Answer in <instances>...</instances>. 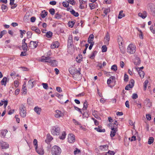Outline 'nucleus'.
Returning a JSON list of instances; mask_svg holds the SVG:
<instances>
[{"label":"nucleus","instance_id":"f257e3e1","mask_svg":"<svg viewBox=\"0 0 155 155\" xmlns=\"http://www.w3.org/2000/svg\"><path fill=\"white\" fill-rule=\"evenodd\" d=\"M108 120L110 122H111V123L108 124V125L109 127H111V129L112 130L110 132V136L111 137H113L115 136L116 133V128H114V124H116V120H115L113 123H112V122L113 121V120L111 117H108Z\"/></svg>","mask_w":155,"mask_h":155},{"label":"nucleus","instance_id":"f03ea898","mask_svg":"<svg viewBox=\"0 0 155 155\" xmlns=\"http://www.w3.org/2000/svg\"><path fill=\"white\" fill-rule=\"evenodd\" d=\"M123 39L122 37L120 36H118L117 41L118 43L119 49L121 52L124 54L125 52V50L123 45Z\"/></svg>","mask_w":155,"mask_h":155},{"label":"nucleus","instance_id":"7ed1b4c3","mask_svg":"<svg viewBox=\"0 0 155 155\" xmlns=\"http://www.w3.org/2000/svg\"><path fill=\"white\" fill-rule=\"evenodd\" d=\"M61 152V149L57 146H54L52 148L51 153L53 155H60Z\"/></svg>","mask_w":155,"mask_h":155},{"label":"nucleus","instance_id":"20e7f679","mask_svg":"<svg viewBox=\"0 0 155 155\" xmlns=\"http://www.w3.org/2000/svg\"><path fill=\"white\" fill-rule=\"evenodd\" d=\"M115 79L116 78L115 76H111L107 80V83L109 87L112 88L115 85L116 83Z\"/></svg>","mask_w":155,"mask_h":155},{"label":"nucleus","instance_id":"39448f33","mask_svg":"<svg viewBox=\"0 0 155 155\" xmlns=\"http://www.w3.org/2000/svg\"><path fill=\"white\" fill-rule=\"evenodd\" d=\"M60 128L58 126L56 125L52 127L51 131L54 135H58L60 132Z\"/></svg>","mask_w":155,"mask_h":155},{"label":"nucleus","instance_id":"423d86ee","mask_svg":"<svg viewBox=\"0 0 155 155\" xmlns=\"http://www.w3.org/2000/svg\"><path fill=\"white\" fill-rule=\"evenodd\" d=\"M136 51V47L132 44H130L127 49V52L130 54H133Z\"/></svg>","mask_w":155,"mask_h":155},{"label":"nucleus","instance_id":"0eeeda50","mask_svg":"<svg viewBox=\"0 0 155 155\" xmlns=\"http://www.w3.org/2000/svg\"><path fill=\"white\" fill-rule=\"evenodd\" d=\"M25 107L23 104H21L19 108L20 114L21 117H24L26 116V112L25 111Z\"/></svg>","mask_w":155,"mask_h":155},{"label":"nucleus","instance_id":"6e6552de","mask_svg":"<svg viewBox=\"0 0 155 155\" xmlns=\"http://www.w3.org/2000/svg\"><path fill=\"white\" fill-rule=\"evenodd\" d=\"M129 83L130 84H127L125 87V89L126 90H129L130 88H132L134 85V81L133 79H131Z\"/></svg>","mask_w":155,"mask_h":155},{"label":"nucleus","instance_id":"1a4fd4ad","mask_svg":"<svg viewBox=\"0 0 155 155\" xmlns=\"http://www.w3.org/2000/svg\"><path fill=\"white\" fill-rule=\"evenodd\" d=\"M38 45V42L37 41H31L28 45V46L30 48L34 49L36 48Z\"/></svg>","mask_w":155,"mask_h":155},{"label":"nucleus","instance_id":"9d476101","mask_svg":"<svg viewBox=\"0 0 155 155\" xmlns=\"http://www.w3.org/2000/svg\"><path fill=\"white\" fill-rule=\"evenodd\" d=\"M75 140V136L72 134H70L68 135V141L71 143H74Z\"/></svg>","mask_w":155,"mask_h":155},{"label":"nucleus","instance_id":"9b49d317","mask_svg":"<svg viewBox=\"0 0 155 155\" xmlns=\"http://www.w3.org/2000/svg\"><path fill=\"white\" fill-rule=\"evenodd\" d=\"M109 34L108 31L106 33V35L104 38V44L106 45H108L110 40Z\"/></svg>","mask_w":155,"mask_h":155},{"label":"nucleus","instance_id":"f8f14e48","mask_svg":"<svg viewBox=\"0 0 155 155\" xmlns=\"http://www.w3.org/2000/svg\"><path fill=\"white\" fill-rule=\"evenodd\" d=\"M81 69L79 68V70H78L76 68H70L69 70V71L70 73L73 75V76L76 73H77L78 71H80Z\"/></svg>","mask_w":155,"mask_h":155},{"label":"nucleus","instance_id":"ddd939ff","mask_svg":"<svg viewBox=\"0 0 155 155\" xmlns=\"http://www.w3.org/2000/svg\"><path fill=\"white\" fill-rule=\"evenodd\" d=\"M73 44L72 41V35H70L68 38V48H70L72 46Z\"/></svg>","mask_w":155,"mask_h":155},{"label":"nucleus","instance_id":"4468645a","mask_svg":"<svg viewBox=\"0 0 155 155\" xmlns=\"http://www.w3.org/2000/svg\"><path fill=\"white\" fill-rule=\"evenodd\" d=\"M55 112L56 113L55 114V117L56 118H59L64 115V114L59 110H56Z\"/></svg>","mask_w":155,"mask_h":155},{"label":"nucleus","instance_id":"2eb2a0df","mask_svg":"<svg viewBox=\"0 0 155 155\" xmlns=\"http://www.w3.org/2000/svg\"><path fill=\"white\" fill-rule=\"evenodd\" d=\"M0 147L3 149H6L8 148L9 145L6 142L1 141L0 142Z\"/></svg>","mask_w":155,"mask_h":155},{"label":"nucleus","instance_id":"dca6fc26","mask_svg":"<svg viewBox=\"0 0 155 155\" xmlns=\"http://www.w3.org/2000/svg\"><path fill=\"white\" fill-rule=\"evenodd\" d=\"M81 77V75L80 73V71H78V72L74 75L73 77L75 80H78L80 79Z\"/></svg>","mask_w":155,"mask_h":155},{"label":"nucleus","instance_id":"f3484780","mask_svg":"<svg viewBox=\"0 0 155 155\" xmlns=\"http://www.w3.org/2000/svg\"><path fill=\"white\" fill-rule=\"evenodd\" d=\"M35 149L37 153L39 154L42 155L44 153V152L43 149L41 147L38 149V147H35Z\"/></svg>","mask_w":155,"mask_h":155},{"label":"nucleus","instance_id":"a211bd4d","mask_svg":"<svg viewBox=\"0 0 155 155\" xmlns=\"http://www.w3.org/2000/svg\"><path fill=\"white\" fill-rule=\"evenodd\" d=\"M138 15L139 16L141 17L142 18L144 19L147 16V13L146 11H144L142 13H139Z\"/></svg>","mask_w":155,"mask_h":155},{"label":"nucleus","instance_id":"6ab92c4d","mask_svg":"<svg viewBox=\"0 0 155 155\" xmlns=\"http://www.w3.org/2000/svg\"><path fill=\"white\" fill-rule=\"evenodd\" d=\"M108 146L107 145L100 146L99 147L100 150L103 151L107 150L108 149Z\"/></svg>","mask_w":155,"mask_h":155},{"label":"nucleus","instance_id":"aec40b11","mask_svg":"<svg viewBox=\"0 0 155 155\" xmlns=\"http://www.w3.org/2000/svg\"><path fill=\"white\" fill-rule=\"evenodd\" d=\"M41 110V108L39 107L38 106L35 107L34 108V111L38 115L40 114Z\"/></svg>","mask_w":155,"mask_h":155},{"label":"nucleus","instance_id":"412c9836","mask_svg":"<svg viewBox=\"0 0 155 155\" xmlns=\"http://www.w3.org/2000/svg\"><path fill=\"white\" fill-rule=\"evenodd\" d=\"M141 61L138 57H136L134 60V63L136 65H139L140 64Z\"/></svg>","mask_w":155,"mask_h":155},{"label":"nucleus","instance_id":"4be33fe9","mask_svg":"<svg viewBox=\"0 0 155 155\" xmlns=\"http://www.w3.org/2000/svg\"><path fill=\"white\" fill-rule=\"evenodd\" d=\"M137 71L140 76L141 78H143L144 77L145 73L144 72L140 69L137 70Z\"/></svg>","mask_w":155,"mask_h":155},{"label":"nucleus","instance_id":"5701e85b","mask_svg":"<svg viewBox=\"0 0 155 155\" xmlns=\"http://www.w3.org/2000/svg\"><path fill=\"white\" fill-rule=\"evenodd\" d=\"M59 46L58 42H56L51 45V48L52 49H54L55 48H58Z\"/></svg>","mask_w":155,"mask_h":155},{"label":"nucleus","instance_id":"b1692460","mask_svg":"<svg viewBox=\"0 0 155 155\" xmlns=\"http://www.w3.org/2000/svg\"><path fill=\"white\" fill-rule=\"evenodd\" d=\"M47 139L45 141L46 143L50 142L52 139V137L49 134H48L47 135Z\"/></svg>","mask_w":155,"mask_h":155},{"label":"nucleus","instance_id":"393cba45","mask_svg":"<svg viewBox=\"0 0 155 155\" xmlns=\"http://www.w3.org/2000/svg\"><path fill=\"white\" fill-rule=\"evenodd\" d=\"M71 14L73 15L74 16L77 17L79 15V13L77 12H76L74 9H71V10L70 11Z\"/></svg>","mask_w":155,"mask_h":155},{"label":"nucleus","instance_id":"a878e982","mask_svg":"<svg viewBox=\"0 0 155 155\" xmlns=\"http://www.w3.org/2000/svg\"><path fill=\"white\" fill-rule=\"evenodd\" d=\"M125 16V14L123 13V11L121 10L119 12V14L118 16V19H121L123 17Z\"/></svg>","mask_w":155,"mask_h":155},{"label":"nucleus","instance_id":"bb28decb","mask_svg":"<svg viewBox=\"0 0 155 155\" xmlns=\"http://www.w3.org/2000/svg\"><path fill=\"white\" fill-rule=\"evenodd\" d=\"M50 63L51 65L52 66L56 67L57 66V62L55 60H51Z\"/></svg>","mask_w":155,"mask_h":155},{"label":"nucleus","instance_id":"cd10ccee","mask_svg":"<svg viewBox=\"0 0 155 155\" xmlns=\"http://www.w3.org/2000/svg\"><path fill=\"white\" fill-rule=\"evenodd\" d=\"M48 13L47 12H46L45 10L42 11L40 15L41 17L43 18H45V16L47 15Z\"/></svg>","mask_w":155,"mask_h":155},{"label":"nucleus","instance_id":"c85d7f7f","mask_svg":"<svg viewBox=\"0 0 155 155\" xmlns=\"http://www.w3.org/2000/svg\"><path fill=\"white\" fill-rule=\"evenodd\" d=\"M62 15H60L58 12H57L55 14L54 18L57 19H59L62 18Z\"/></svg>","mask_w":155,"mask_h":155},{"label":"nucleus","instance_id":"c756f323","mask_svg":"<svg viewBox=\"0 0 155 155\" xmlns=\"http://www.w3.org/2000/svg\"><path fill=\"white\" fill-rule=\"evenodd\" d=\"M8 132V131L7 130L5 129L2 130L1 131V134L2 136L4 137Z\"/></svg>","mask_w":155,"mask_h":155},{"label":"nucleus","instance_id":"7c9ffc66","mask_svg":"<svg viewBox=\"0 0 155 155\" xmlns=\"http://www.w3.org/2000/svg\"><path fill=\"white\" fill-rule=\"evenodd\" d=\"M7 82V78L6 77H4L1 81V83L2 85H6Z\"/></svg>","mask_w":155,"mask_h":155},{"label":"nucleus","instance_id":"2f4dec72","mask_svg":"<svg viewBox=\"0 0 155 155\" xmlns=\"http://www.w3.org/2000/svg\"><path fill=\"white\" fill-rule=\"evenodd\" d=\"M1 8L3 12H6L8 9V7L6 5L3 4L2 5Z\"/></svg>","mask_w":155,"mask_h":155},{"label":"nucleus","instance_id":"473e14b6","mask_svg":"<svg viewBox=\"0 0 155 155\" xmlns=\"http://www.w3.org/2000/svg\"><path fill=\"white\" fill-rule=\"evenodd\" d=\"M89 6L90 7V9L92 10L96 7L97 5L93 3H89Z\"/></svg>","mask_w":155,"mask_h":155},{"label":"nucleus","instance_id":"72a5a7b5","mask_svg":"<svg viewBox=\"0 0 155 155\" xmlns=\"http://www.w3.org/2000/svg\"><path fill=\"white\" fill-rule=\"evenodd\" d=\"M31 80H30L28 81V88H31L34 86V84H33L31 82Z\"/></svg>","mask_w":155,"mask_h":155},{"label":"nucleus","instance_id":"f704fd0d","mask_svg":"<svg viewBox=\"0 0 155 155\" xmlns=\"http://www.w3.org/2000/svg\"><path fill=\"white\" fill-rule=\"evenodd\" d=\"M66 134L65 131H63L62 132L61 136L59 137L60 139L61 140H64L65 138Z\"/></svg>","mask_w":155,"mask_h":155},{"label":"nucleus","instance_id":"c9c22d12","mask_svg":"<svg viewBox=\"0 0 155 155\" xmlns=\"http://www.w3.org/2000/svg\"><path fill=\"white\" fill-rule=\"evenodd\" d=\"M97 53V52L96 51H94L92 53V54L91 55L90 58L92 59H93Z\"/></svg>","mask_w":155,"mask_h":155},{"label":"nucleus","instance_id":"e433bc0d","mask_svg":"<svg viewBox=\"0 0 155 155\" xmlns=\"http://www.w3.org/2000/svg\"><path fill=\"white\" fill-rule=\"evenodd\" d=\"M22 45V48L24 51H27L28 48V46L27 44Z\"/></svg>","mask_w":155,"mask_h":155},{"label":"nucleus","instance_id":"4c0bfd02","mask_svg":"<svg viewBox=\"0 0 155 155\" xmlns=\"http://www.w3.org/2000/svg\"><path fill=\"white\" fill-rule=\"evenodd\" d=\"M87 102L86 101H85L84 103V106L83 108V110H87Z\"/></svg>","mask_w":155,"mask_h":155},{"label":"nucleus","instance_id":"58836bf2","mask_svg":"<svg viewBox=\"0 0 155 155\" xmlns=\"http://www.w3.org/2000/svg\"><path fill=\"white\" fill-rule=\"evenodd\" d=\"M154 138L153 137H150L149 138L148 143L149 144H151L153 142Z\"/></svg>","mask_w":155,"mask_h":155},{"label":"nucleus","instance_id":"ea45409f","mask_svg":"<svg viewBox=\"0 0 155 155\" xmlns=\"http://www.w3.org/2000/svg\"><path fill=\"white\" fill-rule=\"evenodd\" d=\"M148 83V81L147 80H146L144 83H143V86H144V90H146L147 88V84Z\"/></svg>","mask_w":155,"mask_h":155},{"label":"nucleus","instance_id":"a19ab883","mask_svg":"<svg viewBox=\"0 0 155 155\" xmlns=\"http://www.w3.org/2000/svg\"><path fill=\"white\" fill-rule=\"evenodd\" d=\"M74 24V21H69L68 23L69 27L72 28L73 27Z\"/></svg>","mask_w":155,"mask_h":155},{"label":"nucleus","instance_id":"79ce46f5","mask_svg":"<svg viewBox=\"0 0 155 155\" xmlns=\"http://www.w3.org/2000/svg\"><path fill=\"white\" fill-rule=\"evenodd\" d=\"M52 35V33L51 31H49L47 32L46 34V36L48 38H49L51 37Z\"/></svg>","mask_w":155,"mask_h":155},{"label":"nucleus","instance_id":"37998d69","mask_svg":"<svg viewBox=\"0 0 155 155\" xmlns=\"http://www.w3.org/2000/svg\"><path fill=\"white\" fill-rule=\"evenodd\" d=\"M153 5L152 3H149L147 5V8H149L151 11H152L153 9Z\"/></svg>","mask_w":155,"mask_h":155},{"label":"nucleus","instance_id":"c03bdc74","mask_svg":"<svg viewBox=\"0 0 155 155\" xmlns=\"http://www.w3.org/2000/svg\"><path fill=\"white\" fill-rule=\"evenodd\" d=\"M25 84H23V87L21 91H22L23 93L25 94L27 93V89L25 88Z\"/></svg>","mask_w":155,"mask_h":155},{"label":"nucleus","instance_id":"a18cd8bd","mask_svg":"<svg viewBox=\"0 0 155 155\" xmlns=\"http://www.w3.org/2000/svg\"><path fill=\"white\" fill-rule=\"evenodd\" d=\"M110 8H105L104 11V13L107 15V13L110 12Z\"/></svg>","mask_w":155,"mask_h":155},{"label":"nucleus","instance_id":"49530a36","mask_svg":"<svg viewBox=\"0 0 155 155\" xmlns=\"http://www.w3.org/2000/svg\"><path fill=\"white\" fill-rule=\"evenodd\" d=\"M128 76L126 74H125L124 76V81L125 82H127L128 81Z\"/></svg>","mask_w":155,"mask_h":155},{"label":"nucleus","instance_id":"de8ad7c7","mask_svg":"<svg viewBox=\"0 0 155 155\" xmlns=\"http://www.w3.org/2000/svg\"><path fill=\"white\" fill-rule=\"evenodd\" d=\"M19 31L20 33V37L21 38H22L23 37V34H25L26 32V31L25 30H20Z\"/></svg>","mask_w":155,"mask_h":155},{"label":"nucleus","instance_id":"09e8293b","mask_svg":"<svg viewBox=\"0 0 155 155\" xmlns=\"http://www.w3.org/2000/svg\"><path fill=\"white\" fill-rule=\"evenodd\" d=\"M7 33V31L6 30H3L0 32V38H1L2 36L5 35V34H6Z\"/></svg>","mask_w":155,"mask_h":155},{"label":"nucleus","instance_id":"8fccbe9b","mask_svg":"<svg viewBox=\"0 0 155 155\" xmlns=\"http://www.w3.org/2000/svg\"><path fill=\"white\" fill-rule=\"evenodd\" d=\"M32 33L31 31H28L27 32V37L28 38H30L31 37Z\"/></svg>","mask_w":155,"mask_h":155},{"label":"nucleus","instance_id":"3c124183","mask_svg":"<svg viewBox=\"0 0 155 155\" xmlns=\"http://www.w3.org/2000/svg\"><path fill=\"white\" fill-rule=\"evenodd\" d=\"M115 153L113 151L109 150L108 152L106 153L105 154H107V155H108H108H114Z\"/></svg>","mask_w":155,"mask_h":155},{"label":"nucleus","instance_id":"603ef678","mask_svg":"<svg viewBox=\"0 0 155 155\" xmlns=\"http://www.w3.org/2000/svg\"><path fill=\"white\" fill-rule=\"evenodd\" d=\"M50 13L52 15H53L55 14V10L54 8L50 9L49 10Z\"/></svg>","mask_w":155,"mask_h":155},{"label":"nucleus","instance_id":"864d4df0","mask_svg":"<svg viewBox=\"0 0 155 155\" xmlns=\"http://www.w3.org/2000/svg\"><path fill=\"white\" fill-rule=\"evenodd\" d=\"M107 48L106 45H103L102 47V50L103 52H105L107 51Z\"/></svg>","mask_w":155,"mask_h":155},{"label":"nucleus","instance_id":"5fc2aeb1","mask_svg":"<svg viewBox=\"0 0 155 155\" xmlns=\"http://www.w3.org/2000/svg\"><path fill=\"white\" fill-rule=\"evenodd\" d=\"M129 140L131 141H132L133 140H136V137L134 136H133L131 137H129Z\"/></svg>","mask_w":155,"mask_h":155},{"label":"nucleus","instance_id":"6e6d98bb","mask_svg":"<svg viewBox=\"0 0 155 155\" xmlns=\"http://www.w3.org/2000/svg\"><path fill=\"white\" fill-rule=\"evenodd\" d=\"M42 85L43 86V87L44 89H48V86L47 83H42Z\"/></svg>","mask_w":155,"mask_h":155},{"label":"nucleus","instance_id":"4d7b16f0","mask_svg":"<svg viewBox=\"0 0 155 155\" xmlns=\"http://www.w3.org/2000/svg\"><path fill=\"white\" fill-rule=\"evenodd\" d=\"M73 123L74 124L76 125H81V124L78 121H77L75 119H73Z\"/></svg>","mask_w":155,"mask_h":155},{"label":"nucleus","instance_id":"13d9d810","mask_svg":"<svg viewBox=\"0 0 155 155\" xmlns=\"http://www.w3.org/2000/svg\"><path fill=\"white\" fill-rule=\"evenodd\" d=\"M82 114L83 118H87L89 116L88 113L86 112H84Z\"/></svg>","mask_w":155,"mask_h":155},{"label":"nucleus","instance_id":"bf43d9fd","mask_svg":"<svg viewBox=\"0 0 155 155\" xmlns=\"http://www.w3.org/2000/svg\"><path fill=\"white\" fill-rule=\"evenodd\" d=\"M2 102H3L4 104V108H5L6 107V106H7V104H8V101L7 100H5V101H2Z\"/></svg>","mask_w":155,"mask_h":155},{"label":"nucleus","instance_id":"052dcab7","mask_svg":"<svg viewBox=\"0 0 155 155\" xmlns=\"http://www.w3.org/2000/svg\"><path fill=\"white\" fill-rule=\"evenodd\" d=\"M68 2L69 3L72 5H74L75 4V2L74 0H68Z\"/></svg>","mask_w":155,"mask_h":155},{"label":"nucleus","instance_id":"680f3d73","mask_svg":"<svg viewBox=\"0 0 155 155\" xmlns=\"http://www.w3.org/2000/svg\"><path fill=\"white\" fill-rule=\"evenodd\" d=\"M81 151L80 150H79L78 149L76 148V150L74 151V154L75 155H76L79 153Z\"/></svg>","mask_w":155,"mask_h":155},{"label":"nucleus","instance_id":"e2e57ef3","mask_svg":"<svg viewBox=\"0 0 155 155\" xmlns=\"http://www.w3.org/2000/svg\"><path fill=\"white\" fill-rule=\"evenodd\" d=\"M111 70H113L114 71H116V65L114 64L111 66Z\"/></svg>","mask_w":155,"mask_h":155},{"label":"nucleus","instance_id":"0e129e2a","mask_svg":"<svg viewBox=\"0 0 155 155\" xmlns=\"http://www.w3.org/2000/svg\"><path fill=\"white\" fill-rule=\"evenodd\" d=\"M138 98L137 94L136 93H134L133 94L132 98L134 99H136Z\"/></svg>","mask_w":155,"mask_h":155},{"label":"nucleus","instance_id":"69168bd1","mask_svg":"<svg viewBox=\"0 0 155 155\" xmlns=\"http://www.w3.org/2000/svg\"><path fill=\"white\" fill-rule=\"evenodd\" d=\"M63 5L65 7H67L68 6L69 4L67 2H64L62 3Z\"/></svg>","mask_w":155,"mask_h":155},{"label":"nucleus","instance_id":"338daca9","mask_svg":"<svg viewBox=\"0 0 155 155\" xmlns=\"http://www.w3.org/2000/svg\"><path fill=\"white\" fill-rule=\"evenodd\" d=\"M146 117L147 120H150L151 119V116L150 114H148L146 115Z\"/></svg>","mask_w":155,"mask_h":155},{"label":"nucleus","instance_id":"774afa93","mask_svg":"<svg viewBox=\"0 0 155 155\" xmlns=\"http://www.w3.org/2000/svg\"><path fill=\"white\" fill-rule=\"evenodd\" d=\"M93 40L90 39H87V42L90 44H94V42L93 41Z\"/></svg>","mask_w":155,"mask_h":155}]
</instances>
